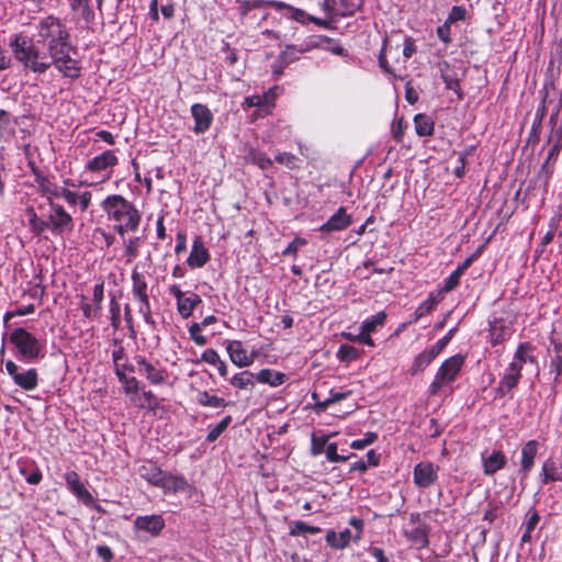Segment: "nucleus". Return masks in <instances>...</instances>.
I'll list each match as a JSON object with an SVG mask.
<instances>
[{"label": "nucleus", "instance_id": "nucleus-1", "mask_svg": "<svg viewBox=\"0 0 562 562\" xmlns=\"http://www.w3.org/2000/svg\"><path fill=\"white\" fill-rule=\"evenodd\" d=\"M9 46L14 59L25 72L42 75L54 66L64 77L72 80L81 75L79 61L70 56V50H75L72 45L46 54L32 37L16 33L10 36Z\"/></svg>", "mask_w": 562, "mask_h": 562}, {"label": "nucleus", "instance_id": "nucleus-2", "mask_svg": "<svg viewBox=\"0 0 562 562\" xmlns=\"http://www.w3.org/2000/svg\"><path fill=\"white\" fill-rule=\"evenodd\" d=\"M9 46L14 59L25 72L42 75L54 66L64 77L72 80L81 75L79 61L70 56V50H75L72 45L46 54L32 37L16 33L10 36Z\"/></svg>", "mask_w": 562, "mask_h": 562}, {"label": "nucleus", "instance_id": "nucleus-3", "mask_svg": "<svg viewBox=\"0 0 562 562\" xmlns=\"http://www.w3.org/2000/svg\"><path fill=\"white\" fill-rule=\"evenodd\" d=\"M37 41L34 43L46 48L49 54L61 47H71V36L67 25L54 14L41 18L35 24Z\"/></svg>", "mask_w": 562, "mask_h": 562}, {"label": "nucleus", "instance_id": "nucleus-4", "mask_svg": "<svg viewBox=\"0 0 562 562\" xmlns=\"http://www.w3.org/2000/svg\"><path fill=\"white\" fill-rule=\"evenodd\" d=\"M108 218L115 223H124L125 226L140 224L142 214L135 205L120 194L108 195L101 203Z\"/></svg>", "mask_w": 562, "mask_h": 562}, {"label": "nucleus", "instance_id": "nucleus-5", "mask_svg": "<svg viewBox=\"0 0 562 562\" xmlns=\"http://www.w3.org/2000/svg\"><path fill=\"white\" fill-rule=\"evenodd\" d=\"M10 342L16 349V358L25 363H33L43 357V346L40 340L23 327L13 329Z\"/></svg>", "mask_w": 562, "mask_h": 562}, {"label": "nucleus", "instance_id": "nucleus-6", "mask_svg": "<svg viewBox=\"0 0 562 562\" xmlns=\"http://www.w3.org/2000/svg\"><path fill=\"white\" fill-rule=\"evenodd\" d=\"M465 362V356L454 355L446 359L435 374L434 381L430 383L428 392L430 395H438L442 387L454 382L459 376Z\"/></svg>", "mask_w": 562, "mask_h": 562}, {"label": "nucleus", "instance_id": "nucleus-7", "mask_svg": "<svg viewBox=\"0 0 562 562\" xmlns=\"http://www.w3.org/2000/svg\"><path fill=\"white\" fill-rule=\"evenodd\" d=\"M349 525L355 528V532L348 528L339 532L330 529L326 533V543L333 549L342 550L350 544L351 540L358 542L362 537L364 522L361 518L351 517Z\"/></svg>", "mask_w": 562, "mask_h": 562}, {"label": "nucleus", "instance_id": "nucleus-8", "mask_svg": "<svg viewBox=\"0 0 562 562\" xmlns=\"http://www.w3.org/2000/svg\"><path fill=\"white\" fill-rule=\"evenodd\" d=\"M5 370L14 384L24 391H33L38 385V373L35 368L21 369L14 361L5 362Z\"/></svg>", "mask_w": 562, "mask_h": 562}, {"label": "nucleus", "instance_id": "nucleus-9", "mask_svg": "<svg viewBox=\"0 0 562 562\" xmlns=\"http://www.w3.org/2000/svg\"><path fill=\"white\" fill-rule=\"evenodd\" d=\"M104 300V282L94 284L92 290V300L88 302L85 295L80 296L79 308L82 312L85 321L98 319L101 316L102 303Z\"/></svg>", "mask_w": 562, "mask_h": 562}, {"label": "nucleus", "instance_id": "nucleus-10", "mask_svg": "<svg viewBox=\"0 0 562 562\" xmlns=\"http://www.w3.org/2000/svg\"><path fill=\"white\" fill-rule=\"evenodd\" d=\"M119 164V158L113 150H104L94 156L86 164V170L94 173H102V180L111 178L113 168Z\"/></svg>", "mask_w": 562, "mask_h": 562}, {"label": "nucleus", "instance_id": "nucleus-11", "mask_svg": "<svg viewBox=\"0 0 562 562\" xmlns=\"http://www.w3.org/2000/svg\"><path fill=\"white\" fill-rule=\"evenodd\" d=\"M439 465L430 461L418 462L413 470V481L417 488L426 490L438 481Z\"/></svg>", "mask_w": 562, "mask_h": 562}, {"label": "nucleus", "instance_id": "nucleus-12", "mask_svg": "<svg viewBox=\"0 0 562 562\" xmlns=\"http://www.w3.org/2000/svg\"><path fill=\"white\" fill-rule=\"evenodd\" d=\"M50 213L48 221L50 231L54 234H61L64 232H72L74 220L72 216L65 210V207L54 201L49 203Z\"/></svg>", "mask_w": 562, "mask_h": 562}, {"label": "nucleus", "instance_id": "nucleus-13", "mask_svg": "<svg viewBox=\"0 0 562 562\" xmlns=\"http://www.w3.org/2000/svg\"><path fill=\"white\" fill-rule=\"evenodd\" d=\"M165 527L164 517L157 514L137 516L133 521V528L136 533L143 532L153 538L158 537Z\"/></svg>", "mask_w": 562, "mask_h": 562}, {"label": "nucleus", "instance_id": "nucleus-14", "mask_svg": "<svg viewBox=\"0 0 562 562\" xmlns=\"http://www.w3.org/2000/svg\"><path fill=\"white\" fill-rule=\"evenodd\" d=\"M135 361L137 364L136 371L144 375L150 384L161 385L166 383V369L149 362L144 356L136 357Z\"/></svg>", "mask_w": 562, "mask_h": 562}, {"label": "nucleus", "instance_id": "nucleus-15", "mask_svg": "<svg viewBox=\"0 0 562 562\" xmlns=\"http://www.w3.org/2000/svg\"><path fill=\"white\" fill-rule=\"evenodd\" d=\"M536 347L529 342L524 341L520 342L516 351L513 356L512 361L508 363L512 368H515L516 371H519L521 373L525 366L531 364V366H538V360L535 355Z\"/></svg>", "mask_w": 562, "mask_h": 562}, {"label": "nucleus", "instance_id": "nucleus-16", "mask_svg": "<svg viewBox=\"0 0 562 562\" xmlns=\"http://www.w3.org/2000/svg\"><path fill=\"white\" fill-rule=\"evenodd\" d=\"M539 448H540V443L536 439L528 440L521 447V451H520L521 458H520L519 470H518V474L520 475L521 481L527 479L530 471L532 470Z\"/></svg>", "mask_w": 562, "mask_h": 562}, {"label": "nucleus", "instance_id": "nucleus-17", "mask_svg": "<svg viewBox=\"0 0 562 562\" xmlns=\"http://www.w3.org/2000/svg\"><path fill=\"white\" fill-rule=\"evenodd\" d=\"M191 115L194 120L193 132L195 134H204L210 130L213 122V114L206 105L194 103L191 106Z\"/></svg>", "mask_w": 562, "mask_h": 562}, {"label": "nucleus", "instance_id": "nucleus-18", "mask_svg": "<svg viewBox=\"0 0 562 562\" xmlns=\"http://www.w3.org/2000/svg\"><path fill=\"white\" fill-rule=\"evenodd\" d=\"M226 351L231 361L239 368L249 367L255 361V355L248 353L239 340L227 341Z\"/></svg>", "mask_w": 562, "mask_h": 562}, {"label": "nucleus", "instance_id": "nucleus-19", "mask_svg": "<svg viewBox=\"0 0 562 562\" xmlns=\"http://www.w3.org/2000/svg\"><path fill=\"white\" fill-rule=\"evenodd\" d=\"M520 379L521 373L508 364L501 375L498 385L495 389L496 397H505L512 393V391L519 384Z\"/></svg>", "mask_w": 562, "mask_h": 562}, {"label": "nucleus", "instance_id": "nucleus-20", "mask_svg": "<svg viewBox=\"0 0 562 562\" xmlns=\"http://www.w3.org/2000/svg\"><path fill=\"white\" fill-rule=\"evenodd\" d=\"M351 223V215L347 213L346 207L340 206L327 222L319 226L318 231L322 233L340 232L349 227Z\"/></svg>", "mask_w": 562, "mask_h": 562}, {"label": "nucleus", "instance_id": "nucleus-21", "mask_svg": "<svg viewBox=\"0 0 562 562\" xmlns=\"http://www.w3.org/2000/svg\"><path fill=\"white\" fill-rule=\"evenodd\" d=\"M67 487L69 491L86 505H90L93 503V496L86 488L85 484L81 482L80 476L75 471H68L64 475Z\"/></svg>", "mask_w": 562, "mask_h": 562}, {"label": "nucleus", "instance_id": "nucleus-22", "mask_svg": "<svg viewBox=\"0 0 562 562\" xmlns=\"http://www.w3.org/2000/svg\"><path fill=\"white\" fill-rule=\"evenodd\" d=\"M438 68L440 71V77L446 85V88L448 90H452L453 92H456L458 99L462 100L463 93L460 89V79L457 69L447 61L439 63Z\"/></svg>", "mask_w": 562, "mask_h": 562}, {"label": "nucleus", "instance_id": "nucleus-23", "mask_svg": "<svg viewBox=\"0 0 562 562\" xmlns=\"http://www.w3.org/2000/svg\"><path fill=\"white\" fill-rule=\"evenodd\" d=\"M210 252L204 246L201 237L196 236L192 243L191 251L187 258V265L191 269L202 268L210 260Z\"/></svg>", "mask_w": 562, "mask_h": 562}, {"label": "nucleus", "instance_id": "nucleus-24", "mask_svg": "<svg viewBox=\"0 0 562 562\" xmlns=\"http://www.w3.org/2000/svg\"><path fill=\"white\" fill-rule=\"evenodd\" d=\"M507 458L502 450H493L490 454H482V467L485 475H494L497 471L505 468Z\"/></svg>", "mask_w": 562, "mask_h": 562}, {"label": "nucleus", "instance_id": "nucleus-25", "mask_svg": "<svg viewBox=\"0 0 562 562\" xmlns=\"http://www.w3.org/2000/svg\"><path fill=\"white\" fill-rule=\"evenodd\" d=\"M59 194L60 198L64 199L70 207L79 205L82 212L89 209L92 199V193L90 191L78 193L69 190L66 187L61 188Z\"/></svg>", "mask_w": 562, "mask_h": 562}, {"label": "nucleus", "instance_id": "nucleus-26", "mask_svg": "<svg viewBox=\"0 0 562 562\" xmlns=\"http://www.w3.org/2000/svg\"><path fill=\"white\" fill-rule=\"evenodd\" d=\"M138 475L149 484L159 487L164 471L153 461H145L137 468Z\"/></svg>", "mask_w": 562, "mask_h": 562}, {"label": "nucleus", "instance_id": "nucleus-27", "mask_svg": "<svg viewBox=\"0 0 562 562\" xmlns=\"http://www.w3.org/2000/svg\"><path fill=\"white\" fill-rule=\"evenodd\" d=\"M159 487L162 488L165 493H178L188 490L190 485L182 475L165 472Z\"/></svg>", "mask_w": 562, "mask_h": 562}, {"label": "nucleus", "instance_id": "nucleus-28", "mask_svg": "<svg viewBox=\"0 0 562 562\" xmlns=\"http://www.w3.org/2000/svg\"><path fill=\"white\" fill-rule=\"evenodd\" d=\"M542 484L562 481V470L557 461L548 459L543 462L540 473Z\"/></svg>", "mask_w": 562, "mask_h": 562}, {"label": "nucleus", "instance_id": "nucleus-29", "mask_svg": "<svg viewBox=\"0 0 562 562\" xmlns=\"http://www.w3.org/2000/svg\"><path fill=\"white\" fill-rule=\"evenodd\" d=\"M256 379L259 383L277 387L285 382L286 375L282 372L274 371L271 369H262L258 372Z\"/></svg>", "mask_w": 562, "mask_h": 562}, {"label": "nucleus", "instance_id": "nucleus-30", "mask_svg": "<svg viewBox=\"0 0 562 562\" xmlns=\"http://www.w3.org/2000/svg\"><path fill=\"white\" fill-rule=\"evenodd\" d=\"M202 303V299L198 293H189L179 304H177V311L182 318H189L194 308Z\"/></svg>", "mask_w": 562, "mask_h": 562}, {"label": "nucleus", "instance_id": "nucleus-31", "mask_svg": "<svg viewBox=\"0 0 562 562\" xmlns=\"http://www.w3.org/2000/svg\"><path fill=\"white\" fill-rule=\"evenodd\" d=\"M269 5L276 8L277 10H283V9L286 10L288 11L286 16L296 22H300L302 24H306L308 22L307 18L310 15L301 9L294 8L290 4H286L281 1H276V0H269Z\"/></svg>", "mask_w": 562, "mask_h": 562}, {"label": "nucleus", "instance_id": "nucleus-32", "mask_svg": "<svg viewBox=\"0 0 562 562\" xmlns=\"http://www.w3.org/2000/svg\"><path fill=\"white\" fill-rule=\"evenodd\" d=\"M512 335L510 328L502 321H495L490 327V337L492 346H497L507 340Z\"/></svg>", "mask_w": 562, "mask_h": 562}, {"label": "nucleus", "instance_id": "nucleus-33", "mask_svg": "<svg viewBox=\"0 0 562 562\" xmlns=\"http://www.w3.org/2000/svg\"><path fill=\"white\" fill-rule=\"evenodd\" d=\"M438 355L431 347H429V348L425 349L424 351H422L420 353H418L415 357L412 369H411L412 374L414 375V374H417L418 372L424 371L434 361V359Z\"/></svg>", "mask_w": 562, "mask_h": 562}, {"label": "nucleus", "instance_id": "nucleus-34", "mask_svg": "<svg viewBox=\"0 0 562 562\" xmlns=\"http://www.w3.org/2000/svg\"><path fill=\"white\" fill-rule=\"evenodd\" d=\"M132 280V295L134 299L146 296L148 294V284L143 273L138 272L137 269H133L131 274Z\"/></svg>", "mask_w": 562, "mask_h": 562}, {"label": "nucleus", "instance_id": "nucleus-35", "mask_svg": "<svg viewBox=\"0 0 562 562\" xmlns=\"http://www.w3.org/2000/svg\"><path fill=\"white\" fill-rule=\"evenodd\" d=\"M414 125L418 136L426 137L434 134V121L426 114H416L414 117Z\"/></svg>", "mask_w": 562, "mask_h": 562}, {"label": "nucleus", "instance_id": "nucleus-36", "mask_svg": "<svg viewBox=\"0 0 562 562\" xmlns=\"http://www.w3.org/2000/svg\"><path fill=\"white\" fill-rule=\"evenodd\" d=\"M19 472L25 479V481L32 485L38 484L43 479L41 470L34 463H20Z\"/></svg>", "mask_w": 562, "mask_h": 562}, {"label": "nucleus", "instance_id": "nucleus-37", "mask_svg": "<svg viewBox=\"0 0 562 562\" xmlns=\"http://www.w3.org/2000/svg\"><path fill=\"white\" fill-rule=\"evenodd\" d=\"M386 317V313L381 311L375 315L364 319L360 325V329H362L366 335L371 336V334L374 333L378 329V327L384 325Z\"/></svg>", "mask_w": 562, "mask_h": 562}, {"label": "nucleus", "instance_id": "nucleus-38", "mask_svg": "<svg viewBox=\"0 0 562 562\" xmlns=\"http://www.w3.org/2000/svg\"><path fill=\"white\" fill-rule=\"evenodd\" d=\"M70 8L72 11L78 12L80 18L86 23H90L93 21L94 13H93L88 0H70Z\"/></svg>", "mask_w": 562, "mask_h": 562}, {"label": "nucleus", "instance_id": "nucleus-39", "mask_svg": "<svg viewBox=\"0 0 562 562\" xmlns=\"http://www.w3.org/2000/svg\"><path fill=\"white\" fill-rule=\"evenodd\" d=\"M362 3L363 0H338L337 16L353 15L362 7Z\"/></svg>", "mask_w": 562, "mask_h": 562}, {"label": "nucleus", "instance_id": "nucleus-40", "mask_svg": "<svg viewBox=\"0 0 562 562\" xmlns=\"http://www.w3.org/2000/svg\"><path fill=\"white\" fill-rule=\"evenodd\" d=\"M277 89L278 87L270 88L262 95H259L261 101V113L259 114V116H266L272 112V109L274 108V101L278 97Z\"/></svg>", "mask_w": 562, "mask_h": 562}, {"label": "nucleus", "instance_id": "nucleus-41", "mask_svg": "<svg viewBox=\"0 0 562 562\" xmlns=\"http://www.w3.org/2000/svg\"><path fill=\"white\" fill-rule=\"evenodd\" d=\"M196 401L202 406L213 408H225L228 405V403L223 397L211 395L206 391L200 392L198 394Z\"/></svg>", "mask_w": 562, "mask_h": 562}, {"label": "nucleus", "instance_id": "nucleus-42", "mask_svg": "<svg viewBox=\"0 0 562 562\" xmlns=\"http://www.w3.org/2000/svg\"><path fill=\"white\" fill-rule=\"evenodd\" d=\"M231 384L240 390H247L255 385V374L250 371H243L235 374L231 380Z\"/></svg>", "mask_w": 562, "mask_h": 562}, {"label": "nucleus", "instance_id": "nucleus-43", "mask_svg": "<svg viewBox=\"0 0 562 562\" xmlns=\"http://www.w3.org/2000/svg\"><path fill=\"white\" fill-rule=\"evenodd\" d=\"M37 183L40 186L42 194L46 196L48 204L50 203V201H54V199L60 198L59 192L63 187L52 184L46 178L37 179Z\"/></svg>", "mask_w": 562, "mask_h": 562}, {"label": "nucleus", "instance_id": "nucleus-44", "mask_svg": "<svg viewBox=\"0 0 562 562\" xmlns=\"http://www.w3.org/2000/svg\"><path fill=\"white\" fill-rule=\"evenodd\" d=\"M437 300L432 294H430L427 300L420 303V305L416 308V311L412 315L411 323L418 322L422 317L429 314L437 305Z\"/></svg>", "mask_w": 562, "mask_h": 562}, {"label": "nucleus", "instance_id": "nucleus-45", "mask_svg": "<svg viewBox=\"0 0 562 562\" xmlns=\"http://www.w3.org/2000/svg\"><path fill=\"white\" fill-rule=\"evenodd\" d=\"M405 536L409 541L419 547H426L428 544V536L424 527L416 526L411 530H406Z\"/></svg>", "mask_w": 562, "mask_h": 562}, {"label": "nucleus", "instance_id": "nucleus-46", "mask_svg": "<svg viewBox=\"0 0 562 562\" xmlns=\"http://www.w3.org/2000/svg\"><path fill=\"white\" fill-rule=\"evenodd\" d=\"M331 435L313 434L311 438V454L314 457L322 454L325 451L327 445L329 443L328 441Z\"/></svg>", "mask_w": 562, "mask_h": 562}, {"label": "nucleus", "instance_id": "nucleus-47", "mask_svg": "<svg viewBox=\"0 0 562 562\" xmlns=\"http://www.w3.org/2000/svg\"><path fill=\"white\" fill-rule=\"evenodd\" d=\"M393 271V268H380L375 267L372 260L363 262L362 267L357 268V272L363 279H369L371 273L384 274Z\"/></svg>", "mask_w": 562, "mask_h": 562}, {"label": "nucleus", "instance_id": "nucleus-48", "mask_svg": "<svg viewBox=\"0 0 562 562\" xmlns=\"http://www.w3.org/2000/svg\"><path fill=\"white\" fill-rule=\"evenodd\" d=\"M310 49V46H304L297 48L294 45H288L284 50L280 53V60L285 61L288 65L297 60L300 58V55L307 52Z\"/></svg>", "mask_w": 562, "mask_h": 562}, {"label": "nucleus", "instance_id": "nucleus-49", "mask_svg": "<svg viewBox=\"0 0 562 562\" xmlns=\"http://www.w3.org/2000/svg\"><path fill=\"white\" fill-rule=\"evenodd\" d=\"M321 531L322 529L319 527L311 526L301 520L294 521L290 527V535L294 537L305 533L316 535L319 533Z\"/></svg>", "mask_w": 562, "mask_h": 562}, {"label": "nucleus", "instance_id": "nucleus-50", "mask_svg": "<svg viewBox=\"0 0 562 562\" xmlns=\"http://www.w3.org/2000/svg\"><path fill=\"white\" fill-rule=\"evenodd\" d=\"M136 300L139 303L138 313L143 316L144 322L154 328L155 321L151 315V305L149 302V295L140 296V297H137Z\"/></svg>", "mask_w": 562, "mask_h": 562}, {"label": "nucleus", "instance_id": "nucleus-51", "mask_svg": "<svg viewBox=\"0 0 562 562\" xmlns=\"http://www.w3.org/2000/svg\"><path fill=\"white\" fill-rule=\"evenodd\" d=\"M29 224L31 231L37 235L50 228L49 221L42 220L33 210L29 212Z\"/></svg>", "mask_w": 562, "mask_h": 562}, {"label": "nucleus", "instance_id": "nucleus-52", "mask_svg": "<svg viewBox=\"0 0 562 562\" xmlns=\"http://www.w3.org/2000/svg\"><path fill=\"white\" fill-rule=\"evenodd\" d=\"M231 423H232V416L227 415L218 424L211 427V429L206 436V441L214 442L215 440H217V438L227 429V427L231 425Z\"/></svg>", "mask_w": 562, "mask_h": 562}, {"label": "nucleus", "instance_id": "nucleus-53", "mask_svg": "<svg viewBox=\"0 0 562 562\" xmlns=\"http://www.w3.org/2000/svg\"><path fill=\"white\" fill-rule=\"evenodd\" d=\"M13 134L14 128L10 113L5 110H0V138L11 137Z\"/></svg>", "mask_w": 562, "mask_h": 562}, {"label": "nucleus", "instance_id": "nucleus-54", "mask_svg": "<svg viewBox=\"0 0 562 562\" xmlns=\"http://www.w3.org/2000/svg\"><path fill=\"white\" fill-rule=\"evenodd\" d=\"M236 2L241 16H246L251 10L269 5V1L265 0H236Z\"/></svg>", "mask_w": 562, "mask_h": 562}, {"label": "nucleus", "instance_id": "nucleus-55", "mask_svg": "<svg viewBox=\"0 0 562 562\" xmlns=\"http://www.w3.org/2000/svg\"><path fill=\"white\" fill-rule=\"evenodd\" d=\"M337 443L336 442H329L325 449V453H326V459L329 461V462H333V463H340V462H345L347 461L348 459L355 457L356 454L355 453H350L349 456H342V454H338L337 452Z\"/></svg>", "mask_w": 562, "mask_h": 562}, {"label": "nucleus", "instance_id": "nucleus-56", "mask_svg": "<svg viewBox=\"0 0 562 562\" xmlns=\"http://www.w3.org/2000/svg\"><path fill=\"white\" fill-rule=\"evenodd\" d=\"M126 262H132L138 256L139 238L132 237L124 239Z\"/></svg>", "mask_w": 562, "mask_h": 562}, {"label": "nucleus", "instance_id": "nucleus-57", "mask_svg": "<svg viewBox=\"0 0 562 562\" xmlns=\"http://www.w3.org/2000/svg\"><path fill=\"white\" fill-rule=\"evenodd\" d=\"M351 393L352 392L350 390H346V391L330 390L329 396L327 398H325L322 403H319V406L323 408H326L331 404L338 403V402L349 397L351 395Z\"/></svg>", "mask_w": 562, "mask_h": 562}, {"label": "nucleus", "instance_id": "nucleus-58", "mask_svg": "<svg viewBox=\"0 0 562 562\" xmlns=\"http://www.w3.org/2000/svg\"><path fill=\"white\" fill-rule=\"evenodd\" d=\"M358 349L350 345H341L338 349L337 357L340 361H353L358 358Z\"/></svg>", "mask_w": 562, "mask_h": 562}, {"label": "nucleus", "instance_id": "nucleus-59", "mask_svg": "<svg viewBox=\"0 0 562 562\" xmlns=\"http://www.w3.org/2000/svg\"><path fill=\"white\" fill-rule=\"evenodd\" d=\"M342 337L349 341L360 342L370 347H374V341L371 336L366 335L362 329L358 334L342 333Z\"/></svg>", "mask_w": 562, "mask_h": 562}, {"label": "nucleus", "instance_id": "nucleus-60", "mask_svg": "<svg viewBox=\"0 0 562 562\" xmlns=\"http://www.w3.org/2000/svg\"><path fill=\"white\" fill-rule=\"evenodd\" d=\"M468 11L463 5H453L446 19L448 24H453L459 21H464L467 19Z\"/></svg>", "mask_w": 562, "mask_h": 562}, {"label": "nucleus", "instance_id": "nucleus-61", "mask_svg": "<svg viewBox=\"0 0 562 562\" xmlns=\"http://www.w3.org/2000/svg\"><path fill=\"white\" fill-rule=\"evenodd\" d=\"M274 161L286 166L289 169H295L299 167V159L291 153H279L274 157Z\"/></svg>", "mask_w": 562, "mask_h": 562}, {"label": "nucleus", "instance_id": "nucleus-62", "mask_svg": "<svg viewBox=\"0 0 562 562\" xmlns=\"http://www.w3.org/2000/svg\"><path fill=\"white\" fill-rule=\"evenodd\" d=\"M376 439L378 435L375 432L368 431L367 434H364L363 438L353 440L350 443V447L356 450H361L372 445Z\"/></svg>", "mask_w": 562, "mask_h": 562}, {"label": "nucleus", "instance_id": "nucleus-63", "mask_svg": "<svg viewBox=\"0 0 562 562\" xmlns=\"http://www.w3.org/2000/svg\"><path fill=\"white\" fill-rule=\"evenodd\" d=\"M461 276H462L461 269H456L454 271H452L449 274V277H447L445 279L442 291L443 292L452 291L459 284Z\"/></svg>", "mask_w": 562, "mask_h": 562}, {"label": "nucleus", "instance_id": "nucleus-64", "mask_svg": "<svg viewBox=\"0 0 562 562\" xmlns=\"http://www.w3.org/2000/svg\"><path fill=\"white\" fill-rule=\"evenodd\" d=\"M202 325L198 323H193L189 327V334L191 339L198 345V346H204L207 344V338L203 335H201Z\"/></svg>", "mask_w": 562, "mask_h": 562}]
</instances>
